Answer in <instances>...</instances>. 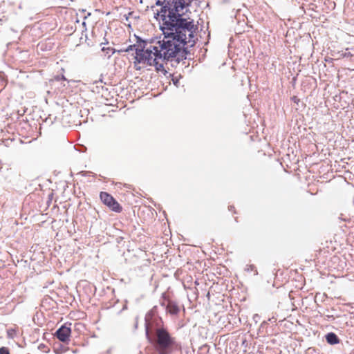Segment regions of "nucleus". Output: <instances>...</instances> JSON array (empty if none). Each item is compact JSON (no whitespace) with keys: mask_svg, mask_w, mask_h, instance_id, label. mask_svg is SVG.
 I'll return each mask as SVG.
<instances>
[{"mask_svg":"<svg viewBox=\"0 0 354 354\" xmlns=\"http://www.w3.org/2000/svg\"><path fill=\"white\" fill-rule=\"evenodd\" d=\"M167 311L171 315H177L180 312V308L178 304L169 300L166 307Z\"/></svg>","mask_w":354,"mask_h":354,"instance_id":"obj_5","label":"nucleus"},{"mask_svg":"<svg viewBox=\"0 0 354 354\" xmlns=\"http://www.w3.org/2000/svg\"><path fill=\"white\" fill-rule=\"evenodd\" d=\"M326 338L327 342L330 344H335L339 342V339H338L337 336L333 333H328L326 335Z\"/></svg>","mask_w":354,"mask_h":354,"instance_id":"obj_8","label":"nucleus"},{"mask_svg":"<svg viewBox=\"0 0 354 354\" xmlns=\"http://www.w3.org/2000/svg\"><path fill=\"white\" fill-rule=\"evenodd\" d=\"M100 198L103 204L108 207L111 210L117 213H120L122 211V207L109 193L101 192L100 194Z\"/></svg>","mask_w":354,"mask_h":354,"instance_id":"obj_3","label":"nucleus"},{"mask_svg":"<svg viewBox=\"0 0 354 354\" xmlns=\"http://www.w3.org/2000/svg\"><path fill=\"white\" fill-rule=\"evenodd\" d=\"M228 209L234 214L236 213L235 207L233 205L228 206Z\"/></svg>","mask_w":354,"mask_h":354,"instance_id":"obj_11","label":"nucleus"},{"mask_svg":"<svg viewBox=\"0 0 354 354\" xmlns=\"http://www.w3.org/2000/svg\"><path fill=\"white\" fill-rule=\"evenodd\" d=\"M0 354H10V351H9L8 348L3 346V347L0 348Z\"/></svg>","mask_w":354,"mask_h":354,"instance_id":"obj_9","label":"nucleus"},{"mask_svg":"<svg viewBox=\"0 0 354 354\" xmlns=\"http://www.w3.org/2000/svg\"><path fill=\"white\" fill-rule=\"evenodd\" d=\"M292 101L296 104H298L300 102V100L297 96H293L291 98Z\"/></svg>","mask_w":354,"mask_h":354,"instance_id":"obj_10","label":"nucleus"},{"mask_svg":"<svg viewBox=\"0 0 354 354\" xmlns=\"http://www.w3.org/2000/svg\"><path fill=\"white\" fill-rule=\"evenodd\" d=\"M91 15V13L90 12H86V10H79V12H77L76 14V19H75V22L76 23H79L80 22V20H79V18L78 17L80 16V17L83 18L84 20H85L88 16H90ZM82 25L84 26H86V22L85 21H82Z\"/></svg>","mask_w":354,"mask_h":354,"instance_id":"obj_7","label":"nucleus"},{"mask_svg":"<svg viewBox=\"0 0 354 354\" xmlns=\"http://www.w3.org/2000/svg\"><path fill=\"white\" fill-rule=\"evenodd\" d=\"M127 20H128V17L124 15Z\"/></svg>","mask_w":354,"mask_h":354,"instance_id":"obj_12","label":"nucleus"},{"mask_svg":"<svg viewBox=\"0 0 354 354\" xmlns=\"http://www.w3.org/2000/svg\"><path fill=\"white\" fill-rule=\"evenodd\" d=\"M71 333V328L64 325L56 331L55 336L59 341L66 343L70 339Z\"/></svg>","mask_w":354,"mask_h":354,"instance_id":"obj_4","label":"nucleus"},{"mask_svg":"<svg viewBox=\"0 0 354 354\" xmlns=\"http://www.w3.org/2000/svg\"><path fill=\"white\" fill-rule=\"evenodd\" d=\"M169 9L167 15H161L162 22L160 25L164 38L154 45L145 48L142 44L130 45L124 52L136 50L133 67L140 71L148 66H153L157 72L164 75L167 71L165 64L176 57L185 45L192 46L194 43V33L197 29L190 18H183L189 11V7L194 0H165Z\"/></svg>","mask_w":354,"mask_h":354,"instance_id":"obj_1","label":"nucleus"},{"mask_svg":"<svg viewBox=\"0 0 354 354\" xmlns=\"http://www.w3.org/2000/svg\"><path fill=\"white\" fill-rule=\"evenodd\" d=\"M165 3V6L161 8V11L160 12H158L156 14V16L155 17L158 19V17H160V19L162 20V15H163L165 14V15H166V12H167V10L169 11V9L167 7L165 8L166 6V1L164 0V1H161L160 0H158L156 3V5L157 6H162V4Z\"/></svg>","mask_w":354,"mask_h":354,"instance_id":"obj_6","label":"nucleus"},{"mask_svg":"<svg viewBox=\"0 0 354 354\" xmlns=\"http://www.w3.org/2000/svg\"><path fill=\"white\" fill-rule=\"evenodd\" d=\"M175 342V338L172 337L166 329L163 328L156 329L155 346L159 354H169Z\"/></svg>","mask_w":354,"mask_h":354,"instance_id":"obj_2","label":"nucleus"}]
</instances>
